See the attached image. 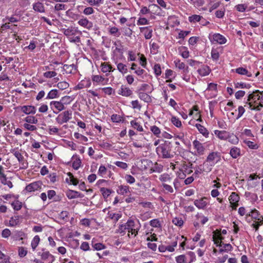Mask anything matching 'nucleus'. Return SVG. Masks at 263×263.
<instances>
[{
  "instance_id": "obj_31",
  "label": "nucleus",
  "mask_w": 263,
  "mask_h": 263,
  "mask_svg": "<svg viewBox=\"0 0 263 263\" xmlns=\"http://www.w3.org/2000/svg\"><path fill=\"white\" fill-rule=\"evenodd\" d=\"M40 241V237L38 235H36L33 238L32 241H31V247L33 250V251H34L35 249L36 248L37 246H38L39 242Z\"/></svg>"
},
{
  "instance_id": "obj_28",
  "label": "nucleus",
  "mask_w": 263,
  "mask_h": 263,
  "mask_svg": "<svg viewBox=\"0 0 263 263\" xmlns=\"http://www.w3.org/2000/svg\"><path fill=\"white\" fill-rule=\"evenodd\" d=\"M229 138H228L227 140H228L229 142L233 144H237L239 142L238 138L233 134L229 133L228 135Z\"/></svg>"
},
{
  "instance_id": "obj_62",
  "label": "nucleus",
  "mask_w": 263,
  "mask_h": 263,
  "mask_svg": "<svg viewBox=\"0 0 263 263\" xmlns=\"http://www.w3.org/2000/svg\"><path fill=\"white\" fill-rule=\"evenodd\" d=\"M131 104L134 109H138L140 110L141 105L139 103L138 100L132 101Z\"/></svg>"
},
{
  "instance_id": "obj_58",
  "label": "nucleus",
  "mask_w": 263,
  "mask_h": 263,
  "mask_svg": "<svg viewBox=\"0 0 263 263\" xmlns=\"http://www.w3.org/2000/svg\"><path fill=\"white\" fill-rule=\"evenodd\" d=\"M27 251L23 247H20L18 249V255L20 257H23L26 255Z\"/></svg>"
},
{
  "instance_id": "obj_16",
  "label": "nucleus",
  "mask_w": 263,
  "mask_h": 263,
  "mask_svg": "<svg viewBox=\"0 0 263 263\" xmlns=\"http://www.w3.org/2000/svg\"><path fill=\"white\" fill-rule=\"evenodd\" d=\"M22 110L26 114H34L36 112V108L33 106H23Z\"/></svg>"
},
{
  "instance_id": "obj_10",
  "label": "nucleus",
  "mask_w": 263,
  "mask_h": 263,
  "mask_svg": "<svg viewBox=\"0 0 263 263\" xmlns=\"http://www.w3.org/2000/svg\"><path fill=\"white\" fill-rule=\"evenodd\" d=\"M247 216H251L252 218L257 220L258 222L263 223V216L256 209L252 210L251 213L247 214Z\"/></svg>"
},
{
  "instance_id": "obj_9",
  "label": "nucleus",
  "mask_w": 263,
  "mask_h": 263,
  "mask_svg": "<svg viewBox=\"0 0 263 263\" xmlns=\"http://www.w3.org/2000/svg\"><path fill=\"white\" fill-rule=\"evenodd\" d=\"M41 182H34L27 185L25 187V190L29 192L37 191L39 189H41Z\"/></svg>"
},
{
  "instance_id": "obj_56",
  "label": "nucleus",
  "mask_w": 263,
  "mask_h": 263,
  "mask_svg": "<svg viewBox=\"0 0 263 263\" xmlns=\"http://www.w3.org/2000/svg\"><path fill=\"white\" fill-rule=\"evenodd\" d=\"M57 74V73L55 71H47L44 73V76L47 78H51L54 77Z\"/></svg>"
},
{
  "instance_id": "obj_54",
  "label": "nucleus",
  "mask_w": 263,
  "mask_h": 263,
  "mask_svg": "<svg viewBox=\"0 0 263 263\" xmlns=\"http://www.w3.org/2000/svg\"><path fill=\"white\" fill-rule=\"evenodd\" d=\"M154 70L155 73L157 76H159L161 74V66L159 64H155L154 66Z\"/></svg>"
},
{
  "instance_id": "obj_25",
  "label": "nucleus",
  "mask_w": 263,
  "mask_h": 263,
  "mask_svg": "<svg viewBox=\"0 0 263 263\" xmlns=\"http://www.w3.org/2000/svg\"><path fill=\"white\" fill-rule=\"evenodd\" d=\"M50 105L53 106L59 111H62L65 109V106L61 102L52 101L50 102Z\"/></svg>"
},
{
  "instance_id": "obj_33",
  "label": "nucleus",
  "mask_w": 263,
  "mask_h": 263,
  "mask_svg": "<svg viewBox=\"0 0 263 263\" xmlns=\"http://www.w3.org/2000/svg\"><path fill=\"white\" fill-rule=\"evenodd\" d=\"M176 260L177 263H190L187 257L184 255H181L176 257Z\"/></svg>"
},
{
  "instance_id": "obj_43",
  "label": "nucleus",
  "mask_w": 263,
  "mask_h": 263,
  "mask_svg": "<svg viewBox=\"0 0 263 263\" xmlns=\"http://www.w3.org/2000/svg\"><path fill=\"white\" fill-rule=\"evenodd\" d=\"M108 215L111 219L114 220L115 222H117L121 217V215L120 214L112 213L110 212H108Z\"/></svg>"
},
{
  "instance_id": "obj_63",
  "label": "nucleus",
  "mask_w": 263,
  "mask_h": 263,
  "mask_svg": "<svg viewBox=\"0 0 263 263\" xmlns=\"http://www.w3.org/2000/svg\"><path fill=\"white\" fill-rule=\"evenodd\" d=\"M195 172L193 174V176H194L195 177H198L199 174H200L201 172H202V170L199 166H196L194 167Z\"/></svg>"
},
{
  "instance_id": "obj_4",
  "label": "nucleus",
  "mask_w": 263,
  "mask_h": 263,
  "mask_svg": "<svg viewBox=\"0 0 263 263\" xmlns=\"http://www.w3.org/2000/svg\"><path fill=\"white\" fill-rule=\"evenodd\" d=\"M229 200L232 208L235 210L238 205V202L239 200V197L238 194L235 192L232 193L229 197Z\"/></svg>"
},
{
  "instance_id": "obj_14",
  "label": "nucleus",
  "mask_w": 263,
  "mask_h": 263,
  "mask_svg": "<svg viewBox=\"0 0 263 263\" xmlns=\"http://www.w3.org/2000/svg\"><path fill=\"white\" fill-rule=\"evenodd\" d=\"M211 70L207 65H203L197 70L198 73L201 76L204 77L209 74Z\"/></svg>"
},
{
  "instance_id": "obj_57",
  "label": "nucleus",
  "mask_w": 263,
  "mask_h": 263,
  "mask_svg": "<svg viewBox=\"0 0 263 263\" xmlns=\"http://www.w3.org/2000/svg\"><path fill=\"white\" fill-rule=\"evenodd\" d=\"M159 179L162 182H166L171 180V177L168 174H163L161 175Z\"/></svg>"
},
{
  "instance_id": "obj_36",
  "label": "nucleus",
  "mask_w": 263,
  "mask_h": 263,
  "mask_svg": "<svg viewBox=\"0 0 263 263\" xmlns=\"http://www.w3.org/2000/svg\"><path fill=\"white\" fill-rule=\"evenodd\" d=\"M11 153L13 154L14 156L17 158L18 162H22L24 159V157L18 151L13 149Z\"/></svg>"
},
{
  "instance_id": "obj_21",
  "label": "nucleus",
  "mask_w": 263,
  "mask_h": 263,
  "mask_svg": "<svg viewBox=\"0 0 263 263\" xmlns=\"http://www.w3.org/2000/svg\"><path fill=\"white\" fill-rule=\"evenodd\" d=\"M213 239L214 243L216 245L217 247L222 246V243L221 240L222 239V237H221L220 234H216V233H214V234L213 236Z\"/></svg>"
},
{
  "instance_id": "obj_51",
  "label": "nucleus",
  "mask_w": 263,
  "mask_h": 263,
  "mask_svg": "<svg viewBox=\"0 0 263 263\" xmlns=\"http://www.w3.org/2000/svg\"><path fill=\"white\" fill-rule=\"evenodd\" d=\"M111 120L113 122L119 123L122 120V117L117 114H113L111 116Z\"/></svg>"
},
{
  "instance_id": "obj_48",
  "label": "nucleus",
  "mask_w": 263,
  "mask_h": 263,
  "mask_svg": "<svg viewBox=\"0 0 263 263\" xmlns=\"http://www.w3.org/2000/svg\"><path fill=\"white\" fill-rule=\"evenodd\" d=\"M117 68L118 70L122 73H126L127 71L126 66L121 63L117 65Z\"/></svg>"
},
{
  "instance_id": "obj_11",
  "label": "nucleus",
  "mask_w": 263,
  "mask_h": 263,
  "mask_svg": "<svg viewBox=\"0 0 263 263\" xmlns=\"http://www.w3.org/2000/svg\"><path fill=\"white\" fill-rule=\"evenodd\" d=\"M195 205L199 209H204L207 205L206 198H201L194 201Z\"/></svg>"
},
{
  "instance_id": "obj_55",
  "label": "nucleus",
  "mask_w": 263,
  "mask_h": 263,
  "mask_svg": "<svg viewBox=\"0 0 263 263\" xmlns=\"http://www.w3.org/2000/svg\"><path fill=\"white\" fill-rule=\"evenodd\" d=\"M80 36L81 35H73L70 37H69V40L70 42L73 43H80Z\"/></svg>"
},
{
  "instance_id": "obj_20",
  "label": "nucleus",
  "mask_w": 263,
  "mask_h": 263,
  "mask_svg": "<svg viewBox=\"0 0 263 263\" xmlns=\"http://www.w3.org/2000/svg\"><path fill=\"white\" fill-rule=\"evenodd\" d=\"M63 69L67 73H73L76 71V68L74 64H65Z\"/></svg>"
},
{
  "instance_id": "obj_38",
  "label": "nucleus",
  "mask_w": 263,
  "mask_h": 263,
  "mask_svg": "<svg viewBox=\"0 0 263 263\" xmlns=\"http://www.w3.org/2000/svg\"><path fill=\"white\" fill-rule=\"evenodd\" d=\"M151 8L159 9V8L157 5H152L149 6V9L146 7H143L140 10V13L142 14H146L148 13V11Z\"/></svg>"
},
{
  "instance_id": "obj_7",
  "label": "nucleus",
  "mask_w": 263,
  "mask_h": 263,
  "mask_svg": "<svg viewBox=\"0 0 263 263\" xmlns=\"http://www.w3.org/2000/svg\"><path fill=\"white\" fill-rule=\"evenodd\" d=\"M220 159V156L217 152H212L209 154L206 158V161L211 163V165H214L215 164V160H216V162Z\"/></svg>"
},
{
  "instance_id": "obj_53",
  "label": "nucleus",
  "mask_w": 263,
  "mask_h": 263,
  "mask_svg": "<svg viewBox=\"0 0 263 263\" xmlns=\"http://www.w3.org/2000/svg\"><path fill=\"white\" fill-rule=\"evenodd\" d=\"M92 245L93 248L96 250H101L105 248V245L102 243H92Z\"/></svg>"
},
{
  "instance_id": "obj_46",
  "label": "nucleus",
  "mask_w": 263,
  "mask_h": 263,
  "mask_svg": "<svg viewBox=\"0 0 263 263\" xmlns=\"http://www.w3.org/2000/svg\"><path fill=\"white\" fill-rule=\"evenodd\" d=\"M150 225L154 228H160L161 227V223L158 219H154L150 221Z\"/></svg>"
},
{
  "instance_id": "obj_59",
  "label": "nucleus",
  "mask_w": 263,
  "mask_h": 263,
  "mask_svg": "<svg viewBox=\"0 0 263 263\" xmlns=\"http://www.w3.org/2000/svg\"><path fill=\"white\" fill-rule=\"evenodd\" d=\"M81 163V160H80V159L79 158L76 159L72 163V167H73V168L74 170H78L80 167Z\"/></svg>"
},
{
  "instance_id": "obj_40",
  "label": "nucleus",
  "mask_w": 263,
  "mask_h": 263,
  "mask_svg": "<svg viewBox=\"0 0 263 263\" xmlns=\"http://www.w3.org/2000/svg\"><path fill=\"white\" fill-rule=\"evenodd\" d=\"M235 87L236 88H250L251 87V85L249 84H246L240 82L235 83Z\"/></svg>"
},
{
  "instance_id": "obj_35",
  "label": "nucleus",
  "mask_w": 263,
  "mask_h": 263,
  "mask_svg": "<svg viewBox=\"0 0 263 263\" xmlns=\"http://www.w3.org/2000/svg\"><path fill=\"white\" fill-rule=\"evenodd\" d=\"M130 124L132 126L136 129L137 130L142 132L143 131V128L139 123L136 122V120H132L130 121Z\"/></svg>"
},
{
  "instance_id": "obj_26",
  "label": "nucleus",
  "mask_w": 263,
  "mask_h": 263,
  "mask_svg": "<svg viewBox=\"0 0 263 263\" xmlns=\"http://www.w3.org/2000/svg\"><path fill=\"white\" fill-rule=\"evenodd\" d=\"M196 127L198 129L200 133H201L204 137H207L209 135V132L208 130L202 125L200 124H196Z\"/></svg>"
},
{
  "instance_id": "obj_45",
  "label": "nucleus",
  "mask_w": 263,
  "mask_h": 263,
  "mask_svg": "<svg viewBox=\"0 0 263 263\" xmlns=\"http://www.w3.org/2000/svg\"><path fill=\"white\" fill-rule=\"evenodd\" d=\"M180 52L183 58L186 59L189 57V52L185 47H182L180 49Z\"/></svg>"
},
{
  "instance_id": "obj_41",
  "label": "nucleus",
  "mask_w": 263,
  "mask_h": 263,
  "mask_svg": "<svg viewBox=\"0 0 263 263\" xmlns=\"http://www.w3.org/2000/svg\"><path fill=\"white\" fill-rule=\"evenodd\" d=\"M174 63L176 67L179 69H184L185 68H187L185 63L181 62L180 60H175Z\"/></svg>"
},
{
  "instance_id": "obj_64",
  "label": "nucleus",
  "mask_w": 263,
  "mask_h": 263,
  "mask_svg": "<svg viewBox=\"0 0 263 263\" xmlns=\"http://www.w3.org/2000/svg\"><path fill=\"white\" fill-rule=\"evenodd\" d=\"M11 235V231L8 229H4L2 233V237L4 238H8Z\"/></svg>"
},
{
  "instance_id": "obj_49",
  "label": "nucleus",
  "mask_w": 263,
  "mask_h": 263,
  "mask_svg": "<svg viewBox=\"0 0 263 263\" xmlns=\"http://www.w3.org/2000/svg\"><path fill=\"white\" fill-rule=\"evenodd\" d=\"M172 123L177 127H181L182 124L181 121L175 117H173L171 119Z\"/></svg>"
},
{
  "instance_id": "obj_39",
  "label": "nucleus",
  "mask_w": 263,
  "mask_h": 263,
  "mask_svg": "<svg viewBox=\"0 0 263 263\" xmlns=\"http://www.w3.org/2000/svg\"><path fill=\"white\" fill-rule=\"evenodd\" d=\"M11 205L12 206L13 209L16 211L20 210L22 207V202L18 200H16L12 202Z\"/></svg>"
},
{
  "instance_id": "obj_3",
  "label": "nucleus",
  "mask_w": 263,
  "mask_h": 263,
  "mask_svg": "<svg viewBox=\"0 0 263 263\" xmlns=\"http://www.w3.org/2000/svg\"><path fill=\"white\" fill-rule=\"evenodd\" d=\"M72 111L66 110L59 115L56 118V121L60 124L67 123L71 119Z\"/></svg>"
},
{
  "instance_id": "obj_24",
  "label": "nucleus",
  "mask_w": 263,
  "mask_h": 263,
  "mask_svg": "<svg viewBox=\"0 0 263 263\" xmlns=\"http://www.w3.org/2000/svg\"><path fill=\"white\" fill-rule=\"evenodd\" d=\"M230 154L232 158H237L240 155V150L239 148L234 146L231 149Z\"/></svg>"
},
{
  "instance_id": "obj_50",
  "label": "nucleus",
  "mask_w": 263,
  "mask_h": 263,
  "mask_svg": "<svg viewBox=\"0 0 263 263\" xmlns=\"http://www.w3.org/2000/svg\"><path fill=\"white\" fill-rule=\"evenodd\" d=\"M151 130L153 132V133L157 137H159V135L160 134V129L159 127L157 126L154 125L152 126L151 127Z\"/></svg>"
},
{
  "instance_id": "obj_42",
  "label": "nucleus",
  "mask_w": 263,
  "mask_h": 263,
  "mask_svg": "<svg viewBox=\"0 0 263 263\" xmlns=\"http://www.w3.org/2000/svg\"><path fill=\"white\" fill-rule=\"evenodd\" d=\"M104 80V78L101 76L93 75L92 76V81L93 82L100 83L103 82Z\"/></svg>"
},
{
  "instance_id": "obj_29",
  "label": "nucleus",
  "mask_w": 263,
  "mask_h": 263,
  "mask_svg": "<svg viewBox=\"0 0 263 263\" xmlns=\"http://www.w3.org/2000/svg\"><path fill=\"white\" fill-rule=\"evenodd\" d=\"M124 225L126 227V230H127L128 232L133 231L135 226L134 221L131 219L128 220Z\"/></svg>"
},
{
  "instance_id": "obj_15",
  "label": "nucleus",
  "mask_w": 263,
  "mask_h": 263,
  "mask_svg": "<svg viewBox=\"0 0 263 263\" xmlns=\"http://www.w3.org/2000/svg\"><path fill=\"white\" fill-rule=\"evenodd\" d=\"M78 23L80 26L88 29L92 28L93 26V23L91 22L88 21L86 18L81 19L79 21Z\"/></svg>"
},
{
  "instance_id": "obj_17",
  "label": "nucleus",
  "mask_w": 263,
  "mask_h": 263,
  "mask_svg": "<svg viewBox=\"0 0 263 263\" xmlns=\"http://www.w3.org/2000/svg\"><path fill=\"white\" fill-rule=\"evenodd\" d=\"M213 41L216 42L220 44H224L226 42V39L220 34H215L213 36Z\"/></svg>"
},
{
  "instance_id": "obj_60",
  "label": "nucleus",
  "mask_w": 263,
  "mask_h": 263,
  "mask_svg": "<svg viewBox=\"0 0 263 263\" xmlns=\"http://www.w3.org/2000/svg\"><path fill=\"white\" fill-rule=\"evenodd\" d=\"M23 126L26 129L30 131H34L36 129L35 126L31 125L30 124L24 123Z\"/></svg>"
},
{
  "instance_id": "obj_23",
  "label": "nucleus",
  "mask_w": 263,
  "mask_h": 263,
  "mask_svg": "<svg viewBox=\"0 0 263 263\" xmlns=\"http://www.w3.org/2000/svg\"><path fill=\"white\" fill-rule=\"evenodd\" d=\"M50 253L46 249H43L41 251L37 252V255L40 256L41 259L44 260H47Z\"/></svg>"
},
{
  "instance_id": "obj_30",
  "label": "nucleus",
  "mask_w": 263,
  "mask_h": 263,
  "mask_svg": "<svg viewBox=\"0 0 263 263\" xmlns=\"http://www.w3.org/2000/svg\"><path fill=\"white\" fill-rule=\"evenodd\" d=\"M58 97V91L57 89H52L48 93L46 99H52Z\"/></svg>"
},
{
  "instance_id": "obj_6",
  "label": "nucleus",
  "mask_w": 263,
  "mask_h": 263,
  "mask_svg": "<svg viewBox=\"0 0 263 263\" xmlns=\"http://www.w3.org/2000/svg\"><path fill=\"white\" fill-rule=\"evenodd\" d=\"M118 94L128 97L133 95V91L128 87L122 85L118 90Z\"/></svg>"
},
{
  "instance_id": "obj_13",
  "label": "nucleus",
  "mask_w": 263,
  "mask_h": 263,
  "mask_svg": "<svg viewBox=\"0 0 263 263\" xmlns=\"http://www.w3.org/2000/svg\"><path fill=\"white\" fill-rule=\"evenodd\" d=\"M67 197L70 199H74L77 198H82L83 197L81 193L77 191H75L73 190H69L66 193Z\"/></svg>"
},
{
  "instance_id": "obj_8",
  "label": "nucleus",
  "mask_w": 263,
  "mask_h": 263,
  "mask_svg": "<svg viewBox=\"0 0 263 263\" xmlns=\"http://www.w3.org/2000/svg\"><path fill=\"white\" fill-rule=\"evenodd\" d=\"M193 145L194 148L196 149V152L198 155H202L204 154L205 148L203 144L199 141L195 140L193 142Z\"/></svg>"
},
{
  "instance_id": "obj_44",
  "label": "nucleus",
  "mask_w": 263,
  "mask_h": 263,
  "mask_svg": "<svg viewBox=\"0 0 263 263\" xmlns=\"http://www.w3.org/2000/svg\"><path fill=\"white\" fill-rule=\"evenodd\" d=\"M69 84L65 82V81H62L58 83L57 84V87L61 90H64L66 88H67L69 87Z\"/></svg>"
},
{
  "instance_id": "obj_47",
  "label": "nucleus",
  "mask_w": 263,
  "mask_h": 263,
  "mask_svg": "<svg viewBox=\"0 0 263 263\" xmlns=\"http://www.w3.org/2000/svg\"><path fill=\"white\" fill-rule=\"evenodd\" d=\"M173 223L177 226L181 227L183 224V221L181 218L175 217L172 220Z\"/></svg>"
},
{
  "instance_id": "obj_12",
  "label": "nucleus",
  "mask_w": 263,
  "mask_h": 263,
  "mask_svg": "<svg viewBox=\"0 0 263 263\" xmlns=\"http://www.w3.org/2000/svg\"><path fill=\"white\" fill-rule=\"evenodd\" d=\"M215 135L220 140H227L229 135V132L226 130H215L214 131Z\"/></svg>"
},
{
  "instance_id": "obj_37",
  "label": "nucleus",
  "mask_w": 263,
  "mask_h": 263,
  "mask_svg": "<svg viewBox=\"0 0 263 263\" xmlns=\"http://www.w3.org/2000/svg\"><path fill=\"white\" fill-rule=\"evenodd\" d=\"M25 121L27 122L26 123L29 124H36L38 120L34 116H29L25 118Z\"/></svg>"
},
{
  "instance_id": "obj_18",
  "label": "nucleus",
  "mask_w": 263,
  "mask_h": 263,
  "mask_svg": "<svg viewBox=\"0 0 263 263\" xmlns=\"http://www.w3.org/2000/svg\"><path fill=\"white\" fill-rule=\"evenodd\" d=\"M33 9L35 11L43 13L45 12V7L43 4L41 2H36L33 5Z\"/></svg>"
},
{
  "instance_id": "obj_19",
  "label": "nucleus",
  "mask_w": 263,
  "mask_h": 263,
  "mask_svg": "<svg viewBox=\"0 0 263 263\" xmlns=\"http://www.w3.org/2000/svg\"><path fill=\"white\" fill-rule=\"evenodd\" d=\"M117 193L120 195H125L129 192V187L127 185H120L117 191Z\"/></svg>"
},
{
  "instance_id": "obj_1",
  "label": "nucleus",
  "mask_w": 263,
  "mask_h": 263,
  "mask_svg": "<svg viewBox=\"0 0 263 263\" xmlns=\"http://www.w3.org/2000/svg\"><path fill=\"white\" fill-rule=\"evenodd\" d=\"M249 108L252 110L259 111L263 107V91L258 90L253 91L248 96Z\"/></svg>"
},
{
  "instance_id": "obj_34",
  "label": "nucleus",
  "mask_w": 263,
  "mask_h": 263,
  "mask_svg": "<svg viewBox=\"0 0 263 263\" xmlns=\"http://www.w3.org/2000/svg\"><path fill=\"white\" fill-rule=\"evenodd\" d=\"M100 192L104 198H107L112 192L110 190L105 187H101Z\"/></svg>"
},
{
  "instance_id": "obj_5",
  "label": "nucleus",
  "mask_w": 263,
  "mask_h": 263,
  "mask_svg": "<svg viewBox=\"0 0 263 263\" xmlns=\"http://www.w3.org/2000/svg\"><path fill=\"white\" fill-rule=\"evenodd\" d=\"M64 34L68 36V37H70L73 35H76L77 34L81 35L82 33L80 31L78 30L75 27H69L67 29H64Z\"/></svg>"
},
{
  "instance_id": "obj_22",
  "label": "nucleus",
  "mask_w": 263,
  "mask_h": 263,
  "mask_svg": "<svg viewBox=\"0 0 263 263\" xmlns=\"http://www.w3.org/2000/svg\"><path fill=\"white\" fill-rule=\"evenodd\" d=\"M235 71L236 73L241 74V75H246L248 77H252V73L248 71V70L243 67H239L235 69Z\"/></svg>"
},
{
  "instance_id": "obj_61",
  "label": "nucleus",
  "mask_w": 263,
  "mask_h": 263,
  "mask_svg": "<svg viewBox=\"0 0 263 263\" xmlns=\"http://www.w3.org/2000/svg\"><path fill=\"white\" fill-rule=\"evenodd\" d=\"M126 181L129 184L134 183L135 182V179L130 175H126L125 177Z\"/></svg>"
},
{
  "instance_id": "obj_2",
  "label": "nucleus",
  "mask_w": 263,
  "mask_h": 263,
  "mask_svg": "<svg viewBox=\"0 0 263 263\" xmlns=\"http://www.w3.org/2000/svg\"><path fill=\"white\" fill-rule=\"evenodd\" d=\"M170 143H165L157 147V153L163 158H171L173 156L170 153Z\"/></svg>"
},
{
  "instance_id": "obj_27",
  "label": "nucleus",
  "mask_w": 263,
  "mask_h": 263,
  "mask_svg": "<svg viewBox=\"0 0 263 263\" xmlns=\"http://www.w3.org/2000/svg\"><path fill=\"white\" fill-rule=\"evenodd\" d=\"M138 95L139 98L145 102H150L152 101L150 96L146 93L140 92L139 93Z\"/></svg>"
},
{
  "instance_id": "obj_52",
  "label": "nucleus",
  "mask_w": 263,
  "mask_h": 263,
  "mask_svg": "<svg viewBox=\"0 0 263 263\" xmlns=\"http://www.w3.org/2000/svg\"><path fill=\"white\" fill-rule=\"evenodd\" d=\"M91 6H98L101 3H102V0H85Z\"/></svg>"
},
{
  "instance_id": "obj_32",
  "label": "nucleus",
  "mask_w": 263,
  "mask_h": 263,
  "mask_svg": "<svg viewBox=\"0 0 263 263\" xmlns=\"http://www.w3.org/2000/svg\"><path fill=\"white\" fill-rule=\"evenodd\" d=\"M101 70L103 72L105 73L113 71L112 70V67L110 65L106 63H103L101 64Z\"/></svg>"
}]
</instances>
